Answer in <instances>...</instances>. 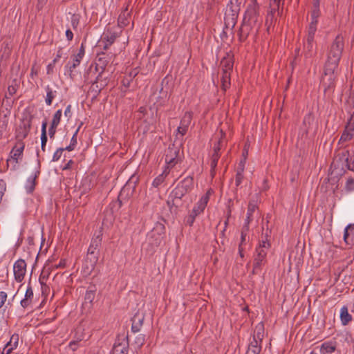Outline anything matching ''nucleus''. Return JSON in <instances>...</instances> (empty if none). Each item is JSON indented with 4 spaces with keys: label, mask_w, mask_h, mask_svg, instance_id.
I'll list each match as a JSON object with an SVG mask.
<instances>
[{
    "label": "nucleus",
    "mask_w": 354,
    "mask_h": 354,
    "mask_svg": "<svg viewBox=\"0 0 354 354\" xmlns=\"http://www.w3.org/2000/svg\"><path fill=\"white\" fill-rule=\"evenodd\" d=\"M344 48V38L341 35H338L331 44L327 53V60L324 66L323 81L325 80L326 77H328L329 80L334 79V73L337 69Z\"/></svg>",
    "instance_id": "obj_1"
},
{
    "label": "nucleus",
    "mask_w": 354,
    "mask_h": 354,
    "mask_svg": "<svg viewBox=\"0 0 354 354\" xmlns=\"http://www.w3.org/2000/svg\"><path fill=\"white\" fill-rule=\"evenodd\" d=\"M101 243L102 238L100 234L93 237L91 240V243L88 249L85 262L83 265V271L86 275L91 274L95 267L99 258V248L101 245Z\"/></svg>",
    "instance_id": "obj_2"
},
{
    "label": "nucleus",
    "mask_w": 354,
    "mask_h": 354,
    "mask_svg": "<svg viewBox=\"0 0 354 354\" xmlns=\"http://www.w3.org/2000/svg\"><path fill=\"white\" fill-rule=\"evenodd\" d=\"M270 247V244L267 238L266 240H262L259 243V247L256 249V254L254 257V263H255L256 268H261L266 262V256L268 250Z\"/></svg>",
    "instance_id": "obj_3"
},
{
    "label": "nucleus",
    "mask_w": 354,
    "mask_h": 354,
    "mask_svg": "<svg viewBox=\"0 0 354 354\" xmlns=\"http://www.w3.org/2000/svg\"><path fill=\"white\" fill-rule=\"evenodd\" d=\"M179 148L174 145H169L165 151V160L167 169L172 168L179 160Z\"/></svg>",
    "instance_id": "obj_4"
},
{
    "label": "nucleus",
    "mask_w": 354,
    "mask_h": 354,
    "mask_svg": "<svg viewBox=\"0 0 354 354\" xmlns=\"http://www.w3.org/2000/svg\"><path fill=\"white\" fill-rule=\"evenodd\" d=\"M15 279L17 282H21L26 272V263L23 259L17 260L13 266Z\"/></svg>",
    "instance_id": "obj_5"
},
{
    "label": "nucleus",
    "mask_w": 354,
    "mask_h": 354,
    "mask_svg": "<svg viewBox=\"0 0 354 354\" xmlns=\"http://www.w3.org/2000/svg\"><path fill=\"white\" fill-rule=\"evenodd\" d=\"M259 7L255 2L248 5L243 21H246L254 24L258 21Z\"/></svg>",
    "instance_id": "obj_6"
},
{
    "label": "nucleus",
    "mask_w": 354,
    "mask_h": 354,
    "mask_svg": "<svg viewBox=\"0 0 354 354\" xmlns=\"http://www.w3.org/2000/svg\"><path fill=\"white\" fill-rule=\"evenodd\" d=\"M209 195L210 190L207 191V193L201 198L199 201L196 204H195V205L193 207V209L190 212V214L194 216V217H196L198 215L203 212L209 200Z\"/></svg>",
    "instance_id": "obj_7"
},
{
    "label": "nucleus",
    "mask_w": 354,
    "mask_h": 354,
    "mask_svg": "<svg viewBox=\"0 0 354 354\" xmlns=\"http://www.w3.org/2000/svg\"><path fill=\"white\" fill-rule=\"evenodd\" d=\"M192 120V113L191 112H185L183 117L180 120V125L177 128V133H179L181 137L184 136L189 129Z\"/></svg>",
    "instance_id": "obj_8"
},
{
    "label": "nucleus",
    "mask_w": 354,
    "mask_h": 354,
    "mask_svg": "<svg viewBox=\"0 0 354 354\" xmlns=\"http://www.w3.org/2000/svg\"><path fill=\"white\" fill-rule=\"evenodd\" d=\"M25 147V144L24 142H17L16 145L13 147L12 151H10V158L8 159V162H13L15 164L18 163V160L21 158L23 151Z\"/></svg>",
    "instance_id": "obj_9"
},
{
    "label": "nucleus",
    "mask_w": 354,
    "mask_h": 354,
    "mask_svg": "<svg viewBox=\"0 0 354 354\" xmlns=\"http://www.w3.org/2000/svg\"><path fill=\"white\" fill-rule=\"evenodd\" d=\"M145 320V314L139 310L131 318V332L136 333L140 330Z\"/></svg>",
    "instance_id": "obj_10"
},
{
    "label": "nucleus",
    "mask_w": 354,
    "mask_h": 354,
    "mask_svg": "<svg viewBox=\"0 0 354 354\" xmlns=\"http://www.w3.org/2000/svg\"><path fill=\"white\" fill-rule=\"evenodd\" d=\"M253 25L254 24L247 22L246 21H243L242 25L239 30V39L241 42L244 41L247 39L252 30Z\"/></svg>",
    "instance_id": "obj_11"
},
{
    "label": "nucleus",
    "mask_w": 354,
    "mask_h": 354,
    "mask_svg": "<svg viewBox=\"0 0 354 354\" xmlns=\"http://www.w3.org/2000/svg\"><path fill=\"white\" fill-rule=\"evenodd\" d=\"M186 194L178 186H176L173 191L171 192L169 198H172V205H175V207L177 208L179 205H181V198Z\"/></svg>",
    "instance_id": "obj_12"
},
{
    "label": "nucleus",
    "mask_w": 354,
    "mask_h": 354,
    "mask_svg": "<svg viewBox=\"0 0 354 354\" xmlns=\"http://www.w3.org/2000/svg\"><path fill=\"white\" fill-rule=\"evenodd\" d=\"M238 15L239 12H234L232 10H226L224 20L227 28L231 27L233 28L235 26Z\"/></svg>",
    "instance_id": "obj_13"
},
{
    "label": "nucleus",
    "mask_w": 354,
    "mask_h": 354,
    "mask_svg": "<svg viewBox=\"0 0 354 354\" xmlns=\"http://www.w3.org/2000/svg\"><path fill=\"white\" fill-rule=\"evenodd\" d=\"M185 194L190 192L194 187V179L192 176H187L181 180L177 185Z\"/></svg>",
    "instance_id": "obj_14"
},
{
    "label": "nucleus",
    "mask_w": 354,
    "mask_h": 354,
    "mask_svg": "<svg viewBox=\"0 0 354 354\" xmlns=\"http://www.w3.org/2000/svg\"><path fill=\"white\" fill-rule=\"evenodd\" d=\"M234 62L232 57L230 55H227V57H223L221 61L220 66L222 69V72L231 73L232 71Z\"/></svg>",
    "instance_id": "obj_15"
},
{
    "label": "nucleus",
    "mask_w": 354,
    "mask_h": 354,
    "mask_svg": "<svg viewBox=\"0 0 354 354\" xmlns=\"http://www.w3.org/2000/svg\"><path fill=\"white\" fill-rule=\"evenodd\" d=\"M265 334L264 324L262 322L258 323L254 330L252 339L257 340V342L262 343Z\"/></svg>",
    "instance_id": "obj_16"
},
{
    "label": "nucleus",
    "mask_w": 354,
    "mask_h": 354,
    "mask_svg": "<svg viewBox=\"0 0 354 354\" xmlns=\"http://www.w3.org/2000/svg\"><path fill=\"white\" fill-rule=\"evenodd\" d=\"M19 342V335L18 334H13L10 341L6 344L5 348H3L2 354H4L6 352V354H10L12 351L15 348H16L18 346Z\"/></svg>",
    "instance_id": "obj_17"
},
{
    "label": "nucleus",
    "mask_w": 354,
    "mask_h": 354,
    "mask_svg": "<svg viewBox=\"0 0 354 354\" xmlns=\"http://www.w3.org/2000/svg\"><path fill=\"white\" fill-rule=\"evenodd\" d=\"M344 240L348 245H354V224H349L345 228Z\"/></svg>",
    "instance_id": "obj_18"
},
{
    "label": "nucleus",
    "mask_w": 354,
    "mask_h": 354,
    "mask_svg": "<svg viewBox=\"0 0 354 354\" xmlns=\"http://www.w3.org/2000/svg\"><path fill=\"white\" fill-rule=\"evenodd\" d=\"M261 351V343L257 342L255 339H252L248 347L245 354H259Z\"/></svg>",
    "instance_id": "obj_19"
},
{
    "label": "nucleus",
    "mask_w": 354,
    "mask_h": 354,
    "mask_svg": "<svg viewBox=\"0 0 354 354\" xmlns=\"http://www.w3.org/2000/svg\"><path fill=\"white\" fill-rule=\"evenodd\" d=\"M119 37V35L116 32L110 33L106 35L102 42L104 43L103 50H106L111 45H112L115 39Z\"/></svg>",
    "instance_id": "obj_20"
},
{
    "label": "nucleus",
    "mask_w": 354,
    "mask_h": 354,
    "mask_svg": "<svg viewBox=\"0 0 354 354\" xmlns=\"http://www.w3.org/2000/svg\"><path fill=\"white\" fill-rule=\"evenodd\" d=\"M33 298V290L30 286H28L25 293V297L21 301V305L23 308H27L31 304Z\"/></svg>",
    "instance_id": "obj_21"
},
{
    "label": "nucleus",
    "mask_w": 354,
    "mask_h": 354,
    "mask_svg": "<svg viewBox=\"0 0 354 354\" xmlns=\"http://www.w3.org/2000/svg\"><path fill=\"white\" fill-rule=\"evenodd\" d=\"M335 348L336 346L335 343L331 342H326L322 344L320 351L324 354H330L335 351Z\"/></svg>",
    "instance_id": "obj_22"
},
{
    "label": "nucleus",
    "mask_w": 354,
    "mask_h": 354,
    "mask_svg": "<svg viewBox=\"0 0 354 354\" xmlns=\"http://www.w3.org/2000/svg\"><path fill=\"white\" fill-rule=\"evenodd\" d=\"M127 11V8H126V10L119 15L118 19V26L122 28L125 27L129 24V17L130 14Z\"/></svg>",
    "instance_id": "obj_23"
},
{
    "label": "nucleus",
    "mask_w": 354,
    "mask_h": 354,
    "mask_svg": "<svg viewBox=\"0 0 354 354\" xmlns=\"http://www.w3.org/2000/svg\"><path fill=\"white\" fill-rule=\"evenodd\" d=\"M314 53V40H308L304 44V54L306 57H311Z\"/></svg>",
    "instance_id": "obj_24"
},
{
    "label": "nucleus",
    "mask_w": 354,
    "mask_h": 354,
    "mask_svg": "<svg viewBox=\"0 0 354 354\" xmlns=\"http://www.w3.org/2000/svg\"><path fill=\"white\" fill-rule=\"evenodd\" d=\"M340 319H341L342 323L344 325H346L349 322L351 321L352 317H351V315L348 312L347 307L343 306L341 308Z\"/></svg>",
    "instance_id": "obj_25"
},
{
    "label": "nucleus",
    "mask_w": 354,
    "mask_h": 354,
    "mask_svg": "<svg viewBox=\"0 0 354 354\" xmlns=\"http://www.w3.org/2000/svg\"><path fill=\"white\" fill-rule=\"evenodd\" d=\"M46 97L45 99V102L47 105L50 106L52 104L53 99L56 96L57 91H53V89L48 85L46 87Z\"/></svg>",
    "instance_id": "obj_26"
},
{
    "label": "nucleus",
    "mask_w": 354,
    "mask_h": 354,
    "mask_svg": "<svg viewBox=\"0 0 354 354\" xmlns=\"http://www.w3.org/2000/svg\"><path fill=\"white\" fill-rule=\"evenodd\" d=\"M230 75L231 73L222 72L221 81L222 84V88L224 91H226L230 86Z\"/></svg>",
    "instance_id": "obj_27"
},
{
    "label": "nucleus",
    "mask_w": 354,
    "mask_h": 354,
    "mask_svg": "<svg viewBox=\"0 0 354 354\" xmlns=\"http://www.w3.org/2000/svg\"><path fill=\"white\" fill-rule=\"evenodd\" d=\"M354 138V132L348 131V129H345L343 131L340 139L339 140V144H344L351 140Z\"/></svg>",
    "instance_id": "obj_28"
},
{
    "label": "nucleus",
    "mask_w": 354,
    "mask_h": 354,
    "mask_svg": "<svg viewBox=\"0 0 354 354\" xmlns=\"http://www.w3.org/2000/svg\"><path fill=\"white\" fill-rule=\"evenodd\" d=\"M241 3V2L239 0H230L226 10H232L234 12H239Z\"/></svg>",
    "instance_id": "obj_29"
},
{
    "label": "nucleus",
    "mask_w": 354,
    "mask_h": 354,
    "mask_svg": "<svg viewBox=\"0 0 354 354\" xmlns=\"http://www.w3.org/2000/svg\"><path fill=\"white\" fill-rule=\"evenodd\" d=\"M281 0H272L270 2V6L272 7V8L270 10V13H268L266 19V23L268 22V20L270 19V21L272 20V18L274 17V13L275 12L277 9H279V3Z\"/></svg>",
    "instance_id": "obj_30"
},
{
    "label": "nucleus",
    "mask_w": 354,
    "mask_h": 354,
    "mask_svg": "<svg viewBox=\"0 0 354 354\" xmlns=\"http://www.w3.org/2000/svg\"><path fill=\"white\" fill-rule=\"evenodd\" d=\"M127 339V344L124 345L121 348V344H119L115 345L114 347L113 354H127L128 353V346H129V337L128 335L126 337Z\"/></svg>",
    "instance_id": "obj_31"
},
{
    "label": "nucleus",
    "mask_w": 354,
    "mask_h": 354,
    "mask_svg": "<svg viewBox=\"0 0 354 354\" xmlns=\"http://www.w3.org/2000/svg\"><path fill=\"white\" fill-rule=\"evenodd\" d=\"M32 116L30 115L28 118L24 119L19 127L26 131L30 132L32 125Z\"/></svg>",
    "instance_id": "obj_32"
},
{
    "label": "nucleus",
    "mask_w": 354,
    "mask_h": 354,
    "mask_svg": "<svg viewBox=\"0 0 354 354\" xmlns=\"http://www.w3.org/2000/svg\"><path fill=\"white\" fill-rule=\"evenodd\" d=\"M32 116L30 115L28 118L24 119L19 127L26 131L30 132L32 125Z\"/></svg>",
    "instance_id": "obj_33"
},
{
    "label": "nucleus",
    "mask_w": 354,
    "mask_h": 354,
    "mask_svg": "<svg viewBox=\"0 0 354 354\" xmlns=\"http://www.w3.org/2000/svg\"><path fill=\"white\" fill-rule=\"evenodd\" d=\"M168 173L169 171H167L166 169L161 174H160L153 180L152 185L154 187H158L159 185H160L164 182L165 178Z\"/></svg>",
    "instance_id": "obj_34"
},
{
    "label": "nucleus",
    "mask_w": 354,
    "mask_h": 354,
    "mask_svg": "<svg viewBox=\"0 0 354 354\" xmlns=\"http://www.w3.org/2000/svg\"><path fill=\"white\" fill-rule=\"evenodd\" d=\"M317 23L310 22V24L308 26V35H307V37H306V39H308V40H310V41L311 39L314 40L315 34L317 30Z\"/></svg>",
    "instance_id": "obj_35"
},
{
    "label": "nucleus",
    "mask_w": 354,
    "mask_h": 354,
    "mask_svg": "<svg viewBox=\"0 0 354 354\" xmlns=\"http://www.w3.org/2000/svg\"><path fill=\"white\" fill-rule=\"evenodd\" d=\"M80 126L77 128V129L75 131V132L73 135L72 138L71 140L70 145L68 146H67L66 147H65L66 150H67L68 151L74 150V149L77 143V136L78 131L80 130Z\"/></svg>",
    "instance_id": "obj_36"
},
{
    "label": "nucleus",
    "mask_w": 354,
    "mask_h": 354,
    "mask_svg": "<svg viewBox=\"0 0 354 354\" xmlns=\"http://www.w3.org/2000/svg\"><path fill=\"white\" fill-rule=\"evenodd\" d=\"M109 55H106L104 52L97 53V61L100 64H102V67H105L110 61L108 58Z\"/></svg>",
    "instance_id": "obj_37"
},
{
    "label": "nucleus",
    "mask_w": 354,
    "mask_h": 354,
    "mask_svg": "<svg viewBox=\"0 0 354 354\" xmlns=\"http://www.w3.org/2000/svg\"><path fill=\"white\" fill-rule=\"evenodd\" d=\"M46 127L47 122L45 120L41 125V144H43V145H46L47 142Z\"/></svg>",
    "instance_id": "obj_38"
},
{
    "label": "nucleus",
    "mask_w": 354,
    "mask_h": 354,
    "mask_svg": "<svg viewBox=\"0 0 354 354\" xmlns=\"http://www.w3.org/2000/svg\"><path fill=\"white\" fill-rule=\"evenodd\" d=\"M28 133L29 132L19 127L16 131V139L18 140V142H23V140L28 136Z\"/></svg>",
    "instance_id": "obj_39"
},
{
    "label": "nucleus",
    "mask_w": 354,
    "mask_h": 354,
    "mask_svg": "<svg viewBox=\"0 0 354 354\" xmlns=\"http://www.w3.org/2000/svg\"><path fill=\"white\" fill-rule=\"evenodd\" d=\"M62 113L61 109L57 110L55 113L50 125L57 127L61 120Z\"/></svg>",
    "instance_id": "obj_40"
},
{
    "label": "nucleus",
    "mask_w": 354,
    "mask_h": 354,
    "mask_svg": "<svg viewBox=\"0 0 354 354\" xmlns=\"http://www.w3.org/2000/svg\"><path fill=\"white\" fill-rule=\"evenodd\" d=\"M346 153H347L345 159L346 167L349 170L354 171V153L351 157L349 156L348 151Z\"/></svg>",
    "instance_id": "obj_41"
},
{
    "label": "nucleus",
    "mask_w": 354,
    "mask_h": 354,
    "mask_svg": "<svg viewBox=\"0 0 354 354\" xmlns=\"http://www.w3.org/2000/svg\"><path fill=\"white\" fill-rule=\"evenodd\" d=\"M65 68L68 73L70 78L71 80H73L75 76V69L76 67L75 66H73L71 62H68L67 64L65 66Z\"/></svg>",
    "instance_id": "obj_42"
},
{
    "label": "nucleus",
    "mask_w": 354,
    "mask_h": 354,
    "mask_svg": "<svg viewBox=\"0 0 354 354\" xmlns=\"http://www.w3.org/2000/svg\"><path fill=\"white\" fill-rule=\"evenodd\" d=\"M95 297V290H88L86 292L84 299L86 301L91 304Z\"/></svg>",
    "instance_id": "obj_43"
},
{
    "label": "nucleus",
    "mask_w": 354,
    "mask_h": 354,
    "mask_svg": "<svg viewBox=\"0 0 354 354\" xmlns=\"http://www.w3.org/2000/svg\"><path fill=\"white\" fill-rule=\"evenodd\" d=\"M345 129H348V131L354 132V111L348 120Z\"/></svg>",
    "instance_id": "obj_44"
},
{
    "label": "nucleus",
    "mask_w": 354,
    "mask_h": 354,
    "mask_svg": "<svg viewBox=\"0 0 354 354\" xmlns=\"http://www.w3.org/2000/svg\"><path fill=\"white\" fill-rule=\"evenodd\" d=\"M145 342V336L143 334H138L134 341V344L136 345L138 348H140Z\"/></svg>",
    "instance_id": "obj_45"
},
{
    "label": "nucleus",
    "mask_w": 354,
    "mask_h": 354,
    "mask_svg": "<svg viewBox=\"0 0 354 354\" xmlns=\"http://www.w3.org/2000/svg\"><path fill=\"white\" fill-rule=\"evenodd\" d=\"M345 190L347 192L354 191V179L351 177L348 178L345 185Z\"/></svg>",
    "instance_id": "obj_46"
},
{
    "label": "nucleus",
    "mask_w": 354,
    "mask_h": 354,
    "mask_svg": "<svg viewBox=\"0 0 354 354\" xmlns=\"http://www.w3.org/2000/svg\"><path fill=\"white\" fill-rule=\"evenodd\" d=\"M220 158V153H213L212 156V160H211V169L212 171H214L217 166V163L218 161V159Z\"/></svg>",
    "instance_id": "obj_47"
},
{
    "label": "nucleus",
    "mask_w": 354,
    "mask_h": 354,
    "mask_svg": "<svg viewBox=\"0 0 354 354\" xmlns=\"http://www.w3.org/2000/svg\"><path fill=\"white\" fill-rule=\"evenodd\" d=\"M257 209V205L254 202H250L248 207L247 215L251 216L253 217V214Z\"/></svg>",
    "instance_id": "obj_48"
},
{
    "label": "nucleus",
    "mask_w": 354,
    "mask_h": 354,
    "mask_svg": "<svg viewBox=\"0 0 354 354\" xmlns=\"http://www.w3.org/2000/svg\"><path fill=\"white\" fill-rule=\"evenodd\" d=\"M319 15V7L314 8L311 12V22L317 23V18Z\"/></svg>",
    "instance_id": "obj_49"
},
{
    "label": "nucleus",
    "mask_w": 354,
    "mask_h": 354,
    "mask_svg": "<svg viewBox=\"0 0 354 354\" xmlns=\"http://www.w3.org/2000/svg\"><path fill=\"white\" fill-rule=\"evenodd\" d=\"M65 150V148H59L53 154V161H57L61 158L63 151Z\"/></svg>",
    "instance_id": "obj_50"
},
{
    "label": "nucleus",
    "mask_w": 354,
    "mask_h": 354,
    "mask_svg": "<svg viewBox=\"0 0 354 354\" xmlns=\"http://www.w3.org/2000/svg\"><path fill=\"white\" fill-rule=\"evenodd\" d=\"M80 19L77 15H73L71 18V26L73 29H76L79 25Z\"/></svg>",
    "instance_id": "obj_51"
},
{
    "label": "nucleus",
    "mask_w": 354,
    "mask_h": 354,
    "mask_svg": "<svg viewBox=\"0 0 354 354\" xmlns=\"http://www.w3.org/2000/svg\"><path fill=\"white\" fill-rule=\"evenodd\" d=\"M84 53H85V49H84V44L82 43L79 49V52L77 53V54L74 55L73 56L77 57V59H82V58L84 55Z\"/></svg>",
    "instance_id": "obj_52"
},
{
    "label": "nucleus",
    "mask_w": 354,
    "mask_h": 354,
    "mask_svg": "<svg viewBox=\"0 0 354 354\" xmlns=\"http://www.w3.org/2000/svg\"><path fill=\"white\" fill-rule=\"evenodd\" d=\"M101 91V88L98 86L97 82L93 83L91 86V92H94V97H95Z\"/></svg>",
    "instance_id": "obj_53"
},
{
    "label": "nucleus",
    "mask_w": 354,
    "mask_h": 354,
    "mask_svg": "<svg viewBox=\"0 0 354 354\" xmlns=\"http://www.w3.org/2000/svg\"><path fill=\"white\" fill-rule=\"evenodd\" d=\"M195 218L196 217H194V216H192L189 214V215L185 218V222L187 225L192 226L195 221Z\"/></svg>",
    "instance_id": "obj_54"
},
{
    "label": "nucleus",
    "mask_w": 354,
    "mask_h": 354,
    "mask_svg": "<svg viewBox=\"0 0 354 354\" xmlns=\"http://www.w3.org/2000/svg\"><path fill=\"white\" fill-rule=\"evenodd\" d=\"M7 299V294L3 292H0V308L3 306Z\"/></svg>",
    "instance_id": "obj_55"
},
{
    "label": "nucleus",
    "mask_w": 354,
    "mask_h": 354,
    "mask_svg": "<svg viewBox=\"0 0 354 354\" xmlns=\"http://www.w3.org/2000/svg\"><path fill=\"white\" fill-rule=\"evenodd\" d=\"M243 178H244L243 174H236L235 185L236 187H239L241 185Z\"/></svg>",
    "instance_id": "obj_56"
},
{
    "label": "nucleus",
    "mask_w": 354,
    "mask_h": 354,
    "mask_svg": "<svg viewBox=\"0 0 354 354\" xmlns=\"http://www.w3.org/2000/svg\"><path fill=\"white\" fill-rule=\"evenodd\" d=\"M81 341V339L76 340V341H71L69 343L68 347L73 351H75L78 348V342Z\"/></svg>",
    "instance_id": "obj_57"
},
{
    "label": "nucleus",
    "mask_w": 354,
    "mask_h": 354,
    "mask_svg": "<svg viewBox=\"0 0 354 354\" xmlns=\"http://www.w3.org/2000/svg\"><path fill=\"white\" fill-rule=\"evenodd\" d=\"M17 90V86L16 84L10 85L8 87V94L11 96L16 93Z\"/></svg>",
    "instance_id": "obj_58"
},
{
    "label": "nucleus",
    "mask_w": 354,
    "mask_h": 354,
    "mask_svg": "<svg viewBox=\"0 0 354 354\" xmlns=\"http://www.w3.org/2000/svg\"><path fill=\"white\" fill-rule=\"evenodd\" d=\"M111 209L116 208V209H118L122 206V201L118 198V200H116V201H113V203H111Z\"/></svg>",
    "instance_id": "obj_59"
},
{
    "label": "nucleus",
    "mask_w": 354,
    "mask_h": 354,
    "mask_svg": "<svg viewBox=\"0 0 354 354\" xmlns=\"http://www.w3.org/2000/svg\"><path fill=\"white\" fill-rule=\"evenodd\" d=\"M56 127L50 125L48 129V134L50 138H53L56 133Z\"/></svg>",
    "instance_id": "obj_60"
},
{
    "label": "nucleus",
    "mask_w": 354,
    "mask_h": 354,
    "mask_svg": "<svg viewBox=\"0 0 354 354\" xmlns=\"http://www.w3.org/2000/svg\"><path fill=\"white\" fill-rule=\"evenodd\" d=\"M222 144V140L221 139H220L218 142H217V144L214 145V153H219V151L221 150V145Z\"/></svg>",
    "instance_id": "obj_61"
},
{
    "label": "nucleus",
    "mask_w": 354,
    "mask_h": 354,
    "mask_svg": "<svg viewBox=\"0 0 354 354\" xmlns=\"http://www.w3.org/2000/svg\"><path fill=\"white\" fill-rule=\"evenodd\" d=\"M245 162L241 160L239 165V167L237 169L236 174H243L244 171V164Z\"/></svg>",
    "instance_id": "obj_62"
},
{
    "label": "nucleus",
    "mask_w": 354,
    "mask_h": 354,
    "mask_svg": "<svg viewBox=\"0 0 354 354\" xmlns=\"http://www.w3.org/2000/svg\"><path fill=\"white\" fill-rule=\"evenodd\" d=\"M71 59H72L71 64H73V66H75V67H77L80 65L81 60H82V59H77V57H75L74 56H72Z\"/></svg>",
    "instance_id": "obj_63"
},
{
    "label": "nucleus",
    "mask_w": 354,
    "mask_h": 354,
    "mask_svg": "<svg viewBox=\"0 0 354 354\" xmlns=\"http://www.w3.org/2000/svg\"><path fill=\"white\" fill-rule=\"evenodd\" d=\"M55 64V63L52 62V63H50L47 66V73L48 74H52L53 73V68H54Z\"/></svg>",
    "instance_id": "obj_64"
}]
</instances>
